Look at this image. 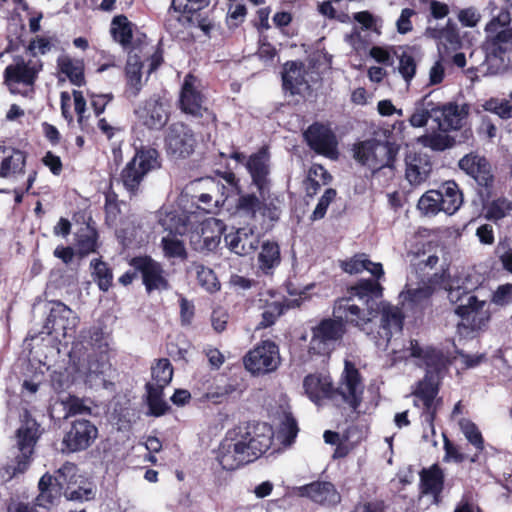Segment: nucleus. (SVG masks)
<instances>
[{"label": "nucleus", "mask_w": 512, "mask_h": 512, "mask_svg": "<svg viewBox=\"0 0 512 512\" xmlns=\"http://www.w3.org/2000/svg\"><path fill=\"white\" fill-rule=\"evenodd\" d=\"M235 0H230L228 13H227V22L230 27H238L240 26L247 15V8L243 3L234 4Z\"/></svg>", "instance_id": "nucleus-62"}, {"label": "nucleus", "mask_w": 512, "mask_h": 512, "mask_svg": "<svg viewBox=\"0 0 512 512\" xmlns=\"http://www.w3.org/2000/svg\"><path fill=\"white\" fill-rule=\"evenodd\" d=\"M33 461V456L21 451H16L8 457L0 466V478L7 483L28 471Z\"/></svg>", "instance_id": "nucleus-33"}, {"label": "nucleus", "mask_w": 512, "mask_h": 512, "mask_svg": "<svg viewBox=\"0 0 512 512\" xmlns=\"http://www.w3.org/2000/svg\"><path fill=\"white\" fill-rule=\"evenodd\" d=\"M432 172V163L427 155L414 154L406 158L405 177L412 186L427 181Z\"/></svg>", "instance_id": "nucleus-29"}, {"label": "nucleus", "mask_w": 512, "mask_h": 512, "mask_svg": "<svg viewBox=\"0 0 512 512\" xmlns=\"http://www.w3.org/2000/svg\"><path fill=\"white\" fill-rule=\"evenodd\" d=\"M432 289L426 287L424 284L417 288L408 289L406 292V299L414 306L427 307L431 304Z\"/></svg>", "instance_id": "nucleus-57"}, {"label": "nucleus", "mask_w": 512, "mask_h": 512, "mask_svg": "<svg viewBox=\"0 0 512 512\" xmlns=\"http://www.w3.org/2000/svg\"><path fill=\"white\" fill-rule=\"evenodd\" d=\"M417 209L421 216L435 217L443 212L442 204L435 189H429L419 198Z\"/></svg>", "instance_id": "nucleus-44"}, {"label": "nucleus", "mask_w": 512, "mask_h": 512, "mask_svg": "<svg viewBox=\"0 0 512 512\" xmlns=\"http://www.w3.org/2000/svg\"><path fill=\"white\" fill-rule=\"evenodd\" d=\"M456 144L454 137L448 134L433 133L425 137L424 145L434 151H444Z\"/></svg>", "instance_id": "nucleus-58"}, {"label": "nucleus", "mask_w": 512, "mask_h": 512, "mask_svg": "<svg viewBox=\"0 0 512 512\" xmlns=\"http://www.w3.org/2000/svg\"><path fill=\"white\" fill-rule=\"evenodd\" d=\"M299 433L297 420L292 413H285L279 424L277 438L284 446H291Z\"/></svg>", "instance_id": "nucleus-46"}, {"label": "nucleus", "mask_w": 512, "mask_h": 512, "mask_svg": "<svg viewBox=\"0 0 512 512\" xmlns=\"http://www.w3.org/2000/svg\"><path fill=\"white\" fill-rule=\"evenodd\" d=\"M483 203L485 218L494 222L503 219L512 211V202L505 197L483 201Z\"/></svg>", "instance_id": "nucleus-47"}, {"label": "nucleus", "mask_w": 512, "mask_h": 512, "mask_svg": "<svg viewBox=\"0 0 512 512\" xmlns=\"http://www.w3.org/2000/svg\"><path fill=\"white\" fill-rule=\"evenodd\" d=\"M50 303L52 306L44 324L47 334L66 337L75 333L80 322L78 315L60 300Z\"/></svg>", "instance_id": "nucleus-16"}, {"label": "nucleus", "mask_w": 512, "mask_h": 512, "mask_svg": "<svg viewBox=\"0 0 512 512\" xmlns=\"http://www.w3.org/2000/svg\"><path fill=\"white\" fill-rule=\"evenodd\" d=\"M379 279H360L354 285L348 287V296L353 299L357 297L367 307H371L370 303L382 297L383 287L378 282Z\"/></svg>", "instance_id": "nucleus-34"}, {"label": "nucleus", "mask_w": 512, "mask_h": 512, "mask_svg": "<svg viewBox=\"0 0 512 512\" xmlns=\"http://www.w3.org/2000/svg\"><path fill=\"white\" fill-rule=\"evenodd\" d=\"M52 42L50 38L45 36H37L30 40L29 44L26 47V52L30 57L34 59H38L37 56L45 55L52 49Z\"/></svg>", "instance_id": "nucleus-60"}, {"label": "nucleus", "mask_w": 512, "mask_h": 512, "mask_svg": "<svg viewBox=\"0 0 512 512\" xmlns=\"http://www.w3.org/2000/svg\"><path fill=\"white\" fill-rule=\"evenodd\" d=\"M444 473L438 464H433L420 473V489L423 494L437 497L443 490Z\"/></svg>", "instance_id": "nucleus-38"}, {"label": "nucleus", "mask_w": 512, "mask_h": 512, "mask_svg": "<svg viewBox=\"0 0 512 512\" xmlns=\"http://www.w3.org/2000/svg\"><path fill=\"white\" fill-rule=\"evenodd\" d=\"M287 309L288 306L279 301L268 303L261 314L262 319L259 326L261 328H268L274 325L277 319L283 315Z\"/></svg>", "instance_id": "nucleus-55"}, {"label": "nucleus", "mask_w": 512, "mask_h": 512, "mask_svg": "<svg viewBox=\"0 0 512 512\" xmlns=\"http://www.w3.org/2000/svg\"><path fill=\"white\" fill-rule=\"evenodd\" d=\"M416 67V61L411 54L403 52L400 55L398 71L407 83H409L415 76Z\"/></svg>", "instance_id": "nucleus-61"}, {"label": "nucleus", "mask_w": 512, "mask_h": 512, "mask_svg": "<svg viewBox=\"0 0 512 512\" xmlns=\"http://www.w3.org/2000/svg\"><path fill=\"white\" fill-rule=\"evenodd\" d=\"M273 428L266 422L247 421L229 429L216 459L222 469L234 471L260 458L272 445Z\"/></svg>", "instance_id": "nucleus-1"}, {"label": "nucleus", "mask_w": 512, "mask_h": 512, "mask_svg": "<svg viewBox=\"0 0 512 512\" xmlns=\"http://www.w3.org/2000/svg\"><path fill=\"white\" fill-rule=\"evenodd\" d=\"M339 266L342 271L350 275L359 274L366 270L376 279L384 276L382 264L372 262L365 253H357L348 259L342 260Z\"/></svg>", "instance_id": "nucleus-32"}, {"label": "nucleus", "mask_w": 512, "mask_h": 512, "mask_svg": "<svg viewBox=\"0 0 512 512\" xmlns=\"http://www.w3.org/2000/svg\"><path fill=\"white\" fill-rule=\"evenodd\" d=\"M57 67L60 73L66 75L71 84L78 87L85 84V66L83 60L62 56L57 59Z\"/></svg>", "instance_id": "nucleus-39"}, {"label": "nucleus", "mask_w": 512, "mask_h": 512, "mask_svg": "<svg viewBox=\"0 0 512 512\" xmlns=\"http://www.w3.org/2000/svg\"><path fill=\"white\" fill-rule=\"evenodd\" d=\"M298 495L322 506L333 507L340 503L341 495L329 481H313L298 487Z\"/></svg>", "instance_id": "nucleus-24"}, {"label": "nucleus", "mask_w": 512, "mask_h": 512, "mask_svg": "<svg viewBox=\"0 0 512 512\" xmlns=\"http://www.w3.org/2000/svg\"><path fill=\"white\" fill-rule=\"evenodd\" d=\"M364 378L356 365L349 360L344 363L338 386L335 387V406L348 405L353 411H358L364 396Z\"/></svg>", "instance_id": "nucleus-10"}, {"label": "nucleus", "mask_w": 512, "mask_h": 512, "mask_svg": "<svg viewBox=\"0 0 512 512\" xmlns=\"http://www.w3.org/2000/svg\"><path fill=\"white\" fill-rule=\"evenodd\" d=\"M511 35L510 32L506 33L503 31L496 37L486 40L483 46L485 50V63L487 64L488 71L491 73H498L507 66L506 54L508 48L504 45H512Z\"/></svg>", "instance_id": "nucleus-23"}, {"label": "nucleus", "mask_w": 512, "mask_h": 512, "mask_svg": "<svg viewBox=\"0 0 512 512\" xmlns=\"http://www.w3.org/2000/svg\"><path fill=\"white\" fill-rule=\"evenodd\" d=\"M353 152L354 159L375 175L384 168L393 173L398 147L389 141L371 138L355 144Z\"/></svg>", "instance_id": "nucleus-6"}, {"label": "nucleus", "mask_w": 512, "mask_h": 512, "mask_svg": "<svg viewBox=\"0 0 512 512\" xmlns=\"http://www.w3.org/2000/svg\"><path fill=\"white\" fill-rule=\"evenodd\" d=\"M258 269L264 275H272L281 263L280 247L275 241H264L258 254Z\"/></svg>", "instance_id": "nucleus-35"}, {"label": "nucleus", "mask_w": 512, "mask_h": 512, "mask_svg": "<svg viewBox=\"0 0 512 512\" xmlns=\"http://www.w3.org/2000/svg\"><path fill=\"white\" fill-rule=\"evenodd\" d=\"M511 21L512 18L510 12L507 9L500 10L499 13L496 16H493L485 26L487 39L496 37L504 31L506 33H511L510 40H512V27L510 26Z\"/></svg>", "instance_id": "nucleus-45"}, {"label": "nucleus", "mask_w": 512, "mask_h": 512, "mask_svg": "<svg viewBox=\"0 0 512 512\" xmlns=\"http://www.w3.org/2000/svg\"><path fill=\"white\" fill-rule=\"evenodd\" d=\"M163 254L168 259H179L185 261L188 258V252L183 240L174 235H167L161 240Z\"/></svg>", "instance_id": "nucleus-48"}, {"label": "nucleus", "mask_w": 512, "mask_h": 512, "mask_svg": "<svg viewBox=\"0 0 512 512\" xmlns=\"http://www.w3.org/2000/svg\"><path fill=\"white\" fill-rule=\"evenodd\" d=\"M145 389L147 392L149 415L154 417H161L165 415L169 411L170 407L162 398L163 391L152 386H148Z\"/></svg>", "instance_id": "nucleus-52"}, {"label": "nucleus", "mask_w": 512, "mask_h": 512, "mask_svg": "<svg viewBox=\"0 0 512 512\" xmlns=\"http://www.w3.org/2000/svg\"><path fill=\"white\" fill-rule=\"evenodd\" d=\"M217 5L218 0H172L170 9L179 13L188 26L199 28L209 36L215 27Z\"/></svg>", "instance_id": "nucleus-8"}, {"label": "nucleus", "mask_w": 512, "mask_h": 512, "mask_svg": "<svg viewBox=\"0 0 512 512\" xmlns=\"http://www.w3.org/2000/svg\"><path fill=\"white\" fill-rule=\"evenodd\" d=\"M139 122L150 130H161L169 119V111L159 97H151L134 110Z\"/></svg>", "instance_id": "nucleus-21"}, {"label": "nucleus", "mask_w": 512, "mask_h": 512, "mask_svg": "<svg viewBox=\"0 0 512 512\" xmlns=\"http://www.w3.org/2000/svg\"><path fill=\"white\" fill-rule=\"evenodd\" d=\"M485 111L498 115L501 119L512 117V106L505 99L491 98L482 105Z\"/></svg>", "instance_id": "nucleus-59"}, {"label": "nucleus", "mask_w": 512, "mask_h": 512, "mask_svg": "<svg viewBox=\"0 0 512 512\" xmlns=\"http://www.w3.org/2000/svg\"><path fill=\"white\" fill-rule=\"evenodd\" d=\"M461 432L467 441L481 453L485 449V440L478 426L470 419L462 418L458 422Z\"/></svg>", "instance_id": "nucleus-50"}, {"label": "nucleus", "mask_w": 512, "mask_h": 512, "mask_svg": "<svg viewBox=\"0 0 512 512\" xmlns=\"http://www.w3.org/2000/svg\"><path fill=\"white\" fill-rule=\"evenodd\" d=\"M305 394L317 406H323L326 400L335 405V386L329 375L312 373L304 377Z\"/></svg>", "instance_id": "nucleus-20"}, {"label": "nucleus", "mask_w": 512, "mask_h": 512, "mask_svg": "<svg viewBox=\"0 0 512 512\" xmlns=\"http://www.w3.org/2000/svg\"><path fill=\"white\" fill-rule=\"evenodd\" d=\"M491 301L498 306H505L512 302V284L506 283L497 287L493 292Z\"/></svg>", "instance_id": "nucleus-64"}, {"label": "nucleus", "mask_w": 512, "mask_h": 512, "mask_svg": "<svg viewBox=\"0 0 512 512\" xmlns=\"http://www.w3.org/2000/svg\"><path fill=\"white\" fill-rule=\"evenodd\" d=\"M166 152L175 158L189 157L196 147V138L192 129L184 122L171 123L164 137Z\"/></svg>", "instance_id": "nucleus-15"}, {"label": "nucleus", "mask_w": 512, "mask_h": 512, "mask_svg": "<svg viewBox=\"0 0 512 512\" xmlns=\"http://www.w3.org/2000/svg\"><path fill=\"white\" fill-rule=\"evenodd\" d=\"M422 360L426 366L425 375L441 378L442 373L447 369L448 360L439 349L433 347L426 348Z\"/></svg>", "instance_id": "nucleus-42"}, {"label": "nucleus", "mask_w": 512, "mask_h": 512, "mask_svg": "<svg viewBox=\"0 0 512 512\" xmlns=\"http://www.w3.org/2000/svg\"><path fill=\"white\" fill-rule=\"evenodd\" d=\"M43 67L41 59L15 55L3 71L4 84L12 93L19 92V87L33 91Z\"/></svg>", "instance_id": "nucleus-9"}, {"label": "nucleus", "mask_w": 512, "mask_h": 512, "mask_svg": "<svg viewBox=\"0 0 512 512\" xmlns=\"http://www.w3.org/2000/svg\"><path fill=\"white\" fill-rule=\"evenodd\" d=\"M237 195L239 197L235 204L236 210L250 219H255L257 212L262 209L260 198L254 193H244L243 191Z\"/></svg>", "instance_id": "nucleus-49"}, {"label": "nucleus", "mask_w": 512, "mask_h": 512, "mask_svg": "<svg viewBox=\"0 0 512 512\" xmlns=\"http://www.w3.org/2000/svg\"><path fill=\"white\" fill-rule=\"evenodd\" d=\"M459 279L452 278L448 269L434 273L423 283L432 289V294L437 289H443L448 294V299L455 304L454 313L461 318L462 323L458 324L470 331H480L487 327L490 314L485 310L486 301L479 300L477 296L470 295L466 287L459 284Z\"/></svg>", "instance_id": "nucleus-2"}, {"label": "nucleus", "mask_w": 512, "mask_h": 512, "mask_svg": "<svg viewBox=\"0 0 512 512\" xmlns=\"http://www.w3.org/2000/svg\"><path fill=\"white\" fill-rule=\"evenodd\" d=\"M245 168L251 177L261 197L270 188L271 153L268 145H262L256 152L250 154L245 162Z\"/></svg>", "instance_id": "nucleus-17"}, {"label": "nucleus", "mask_w": 512, "mask_h": 512, "mask_svg": "<svg viewBox=\"0 0 512 512\" xmlns=\"http://www.w3.org/2000/svg\"><path fill=\"white\" fill-rule=\"evenodd\" d=\"M75 247L77 255L81 258L97 252L99 248V233L89 224L81 227L75 234Z\"/></svg>", "instance_id": "nucleus-37"}, {"label": "nucleus", "mask_w": 512, "mask_h": 512, "mask_svg": "<svg viewBox=\"0 0 512 512\" xmlns=\"http://www.w3.org/2000/svg\"><path fill=\"white\" fill-rule=\"evenodd\" d=\"M346 333L345 324L336 317L324 318L312 328L309 351L315 355L329 352L330 346L341 340Z\"/></svg>", "instance_id": "nucleus-14"}, {"label": "nucleus", "mask_w": 512, "mask_h": 512, "mask_svg": "<svg viewBox=\"0 0 512 512\" xmlns=\"http://www.w3.org/2000/svg\"><path fill=\"white\" fill-rule=\"evenodd\" d=\"M234 391L235 386L232 384L211 385L202 398L213 404H221L226 401Z\"/></svg>", "instance_id": "nucleus-56"}, {"label": "nucleus", "mask_w": 512, "mask_h": 512, "mask_svg": "<svg viewBox=\"0 0 512 512\" xmlns=\"http://www.w3.org/2000/svg\"><path fill=\"white\" fill-rule=\"evenodd\" d=\"M229 250L237 255L245 256L254 253L259 247V237L252 229L239 228L224 236Z\"/></svg>", "instance_id": "nucleus-27"}, {"label": "nucleus", "mask_w": 512, "mask_h": 512, "mask_svg": "<svg viewBox=\"0 0 512 512\" xmlns=\"http://www.w3.org/2000/svg\"><path fill=\"white\" fill-rule=\"evenodd\" d=\"M306 70L304 64L300 61H287L283 65L282 88L285 93L291 96L302 95L304 90L309 89V83L306 80Z\"/></svg>", "instance_id": "nucleus-25"}, {"label": "nucleus", "mask_w": 512, "mask_h": 512, "mask_svg": "<svg viewBox=\"0 0 512 512\" xmlns=\"http://www.w3.org/2000/svg\"><path fill=\"white\" fill-rule=\"evenodd\" d=\"M98 436V428L87 419H76L71 422L70 428L64 434L62 451L68 453L80 452L88 449Z\"/></svg>", "instance_id": "nucleus-18"}, {"label": "nucleus", "mask_w": 512, "mask_h": 512, "mask_svg": "<svg viewBox=\"0 0 512 512\" xmlns=\"http://www.w3.org/2000/svg\"><path fill=\"white\" fill-rule=\"evenodd\" d=\"M206 96L202 90L201 80L188 73L183 80L179 94L180 110L190 116L203 129L217 127V115L204 105Z\"/></svg>", "instance_id": "nucleus-5"}, {"label": "nucleus", "mask_w": 512, "mask_h": 512, "mask_svg": "<svg viewBox=\"0 0 512 512\" xmlns=\"http://www.w3.org/2000/svg\"><path fill=\"white\" fill-rule=\"evenodd\" d=\"M336 196L337 191L334 188H327L319 199L313 211L312 218L314 220L322 219L325 216L329 205L335 200Z\"/></svg>", "instance_id": "nucleus-63"}, {"label": "nucleus", "mask_w": 512, "mask_h": 512, "mask_svg": "<svg viewBox=\"0 0 512 512\" xmlns=\"http://www.w3.org/2000/svg\"><path fill=\"white\" fill-rule=\"evenodd\" d=\"M64 490V496L70 501H89L94 499L95 490L90 482L82 481V484L75 486L71 481H67Z\"/></svg>", "instance_id": "nucleus-53"}, {"label": "nucleus", "mask_w": 512, "mask_h": 512, "mask_svg": "<svg viewBox=\"0 0 512 512\" xmlns=\"http://www.w3.org/2000/svg\"><path fill=\"white\" fill-rule=\"evenodd\" d=\"M94 268V280L96 281L99 289L107 292L113 284V273L108 264L100 259H95L91 262Z\"/></svg>", "instance_id": "nucleus-54"}, {"label": "nucleus", "mask_w": 512, "mask_h": 512, "mask_svg": "<svg viewBox=\"0 0 512 512\" xmlns=\"http://www.w3.org/2000/svg\"><path fill=\"white\" fill-rule=\"evenodd\" d=\"M41 436L39 423L27 418L16 430V448L18 451L34 456L35 446Z\"/></svg>", "instance_id": "nucleus-30"}, {"label": "nucleus", "mask_w": 512, "mask_h": 512, "mask_svg": "<svg viewBox=\"0 0 512 512\" xmlns=\"http://www.w3.org/2000/svg\"><path fill=\"white\" fill-rule=\"evenodd\" d=\"M281 363L278 345L272 340H262L243 357L245 369L254 376L276 371Z\"/></svg>", "instance_id": "nucleus-11"}, {"label": "nucleus", "mask_w": 512, "mask_h": 512, "mask_svg": "<svg viewBox=\"0 0 512 512\" xmlns=\"http://www.w3.org/2000/svg\"><path fill=\"white\" fill-rule=\"evenodd\" d=\"M76 465L71 462H65L53 476L46 472L38 482L39 494L35 498L36 505L43 508L53 506L64 494L67 479L75 476Z\"/></svg>", "instance_id": "nucleus-12"}, {"label": "nucleus", "mask_w": 512, "mask_h": 512, "mask_svg": "<svg viewBox=\"0 0 512 512\" xmlns=\"http://www.w3.org/2000/svg\"><path fill=\"white\" fill-rule=\"evenodd\" d=\"M435 190L446 215L452 216L460 210L464 203V194L455 180H446L439 184Z\"/></svg>", "instance_id": "nucleus-28"}, {"label": "nucleus", "mask_w": 512, "mask_h": 512, "mask_svg": "<svg viewBox=\"0 0 512 512\" xmlns=\"http://www.w3.org/2000/svg\"><path fill=\"white\" fill-rule=\"evenodd\" d=\"M161 167V156L156 148L141 145L135 148L133 157L122 168L118 181L123 185L129 198L138 196L143 182L153 171Z\"/></svg>", "instance_id": "nucleus-4"}, {"label": "nucleus", "mask_w": 512, "mask_h": 512, "mask_svg": "<svg viewBox=\"0 0 512 512\" xmlns=\"http://www.w3.org/2000/svg\"><path fill=\"white\" fill-rule=\"evenodd\" d=\"M133 27L134 24L125 15H116L111 21L110 34L124 49L131 50L134 48Z\"/></svg>", "instance_id": "nucleus-36"}, {"label": "nucleus", "mask_w": 512, "mask_h": 512, "mask_svg": "<svg viewBox=\"0 0 512 512\" xmlns=\"http://www.w3.org/2000/svg\"><path fill=\"white\" fill-rule=\"evenodd\" d=\"M439 380L440 378L425 375L422 380L418 382L417 388L413 392L416 399L423 400H436L439 393Z\"/></svg>", "instance_id": "nucleus-51"}, {"label": "nucleus", "mask_w": 512, "mask_h": 512, "mask_svg": "<svg viewBox=\"0 0 512 512\" xmlns=\"http://www.w3.org/2000/svg\"><path fill=\"white\" fill-rule=\"evenodd\" d=\"M458 167L476 183V190L482 201H488L495 187V173L490 161L478 152L465 154L458 162Z\"/></svg>", "instance_id": "nucleus-7"}, {"label": "nucleus", "mask_w": 512, "mask_h": 512, "mask_svg": "<svg viewBox=\"0 0 512 512\" xmlns=\"http://www.w3.org/2000/svg\"><path fill=\"white\" fill-rule=\"evenodd\" d=\"M143 62L137 54L129 53L125 68V87L123 95L129 101H135L143 88L142 81Z\"/></svg>", "instance_id": "nucleus-26"}, {"label": "nucleus", "mask_w": 512, "mask_h": 512, "mask_svg": "<svg viewBox=\"0 0 512 512\" xmlns=\"http://www.w3.org/2000/svg\"><path fill=\"white\" fill-rule=\"evenodd\" d=\"M128 264L139 272L147 294L170 289L171 285L167 277L168 274L162 263L156 261L150 255L132 257Z\"/></svg>", "instance_id": "nucleus-13"}, {"label": "nucleus", "mask_w": 512, "mask_h": 512, "mask_svg": "<svg viewBox=\"0 0 512 512\" xmlns=\"http://www.w3.org/2000/svg\"><path fill=\"white\" fill-rule=\"evenodd\" d=\"M27 154L19 149L0 146V177L23 174Z\"/></svg>", "instance_id": "nucleus-31"}, {"label": "nucleus", "mask_w": 512, "mask_h": 512, "mask_svg": "<svg viewBox=\"0 0 512 512\" xmlns=\"http://www.w3.org/2000/svg\"><path fill=\"white\" fill-rule=\"evenodd\" d=\"M151 377L152 382H147L145 388L152 386L163 391L173 378V366L170 361L167 358L156 360L151 367Z\"/></svg>", "instance_id": "nucleus-41"}, {"label": "nucleus", "mask_w": 512, "mask_h": 512, "mask_svg": "<svg viewBox=\"0 0 512 512\" xmlns=\"http://www.w3.org/2000/svg\"><path fill=\"white\" fill-rule=\"evenodd\" d=\"M373 312L372 307H368V312H365L364 309L353 303L351 296L338 298L333 306V315L338 320L361 329L371 321V317L374 316Z\"/></svg>", "instance_id": "nucleus-22"}, {"label": "nucleus", "mask_w": 512, "mask_h": 512, "mask_svg": "<svg viewBox=\"0 0 512 512\" xmlns=\"http://www.w3.org/2000/svg\"><path fill=\"white\" fill-rule=\"evenodd\" d=\"M404 315L400 308L386 305L381 312V329L387 339H390L393 332H400L403 329Z\"/></svg>", "instance_id": "nucleus-40"}, {"label": "nucleus", "mask_w": 512, "mask_h": 512, "mask_svg": "<svg viewBox=\"0 0 512 512\" xmlns=\"http://www.w3.org/2000/svg\"><path fill=\"white\" fill-rule=\"evenodd\" d=\"M469 111L468 104L459 105L456 102L442 104L434 101L432 92H429L415 102L413 113L408 121L412 127L421 128L431 119L440 131L446 133L462 129Z\"/></svg>", "instance_id": "nucleus-3"}, {"label": "nucleus", "mask_w": 512, "mask_h": 512, "mask_svg": "<svg viewBox=\"0 0 512 512\" xmlns=\"http://www.w3.org/2000/svg\"><path fill=\"white\" fill-rule=\"evenodd\" d=\"M307 145L316 154L336 159L338 156V141L330 127L320 122L312 123L304 132Z\"/></svg>", "instance_id": "nucleus-19"}, {"label": "nucleus", "mask_w": 512, "mask_h": 512, "mask_svg": "<svg viewBox=\"0 0 512 512\" xmlns=\"http://www.w3.org/2000/svg\"><path fill=\"white\" fill-rule=\"evenodd\" d=\"M193 267L196 273V279L201 288L210 294L216 293L221 288V283L213 271V269L201 264L194 262Z\"/></svg>", "instance_id": "nucleus-43"}]
</instances>
